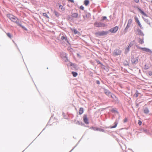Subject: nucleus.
Masks as SVG:
<instances>
[{
	"label": "nucleus",
	"mask_w": 152,
	"mask_h": 152,
	"mask_svg": "<svg viewBox=\"0 0 152 152\" xmlns=\"http://www.w3.org/2000/svg\"><path fill=\"white\" fill-rule=\"evenodd\" d=\"M7 16L12 21L17 23V21L18 19L17 17L12 15L10 14H7Z\"/></svg>",
	"instance_id": "obj_1"
},
{
	"label": "nucleus",
	"mask_w": 152,
	"mask_h": 152,
	"mask_svg": "<svg viewBox=\"0 0 152 152\" xmlns=\"http://www.w3.org/2000/svg\"><path fill=\"white\" fill-rule=\"evenodd\" d=\"M109 33L108 31H98L95 33L97 36H101L107 35Z\"/></svg>",
	"instance_id": "obj_2"
},
{
	"label": "nucleus",
	"mask_w": 152,
	"mask_h": 152,
	"mask_svg": "<svg viewBox=\"0 0 152 152\" xmlns=\"http://www.w3.org/2000/svg\"><path fill=\"white\" fill-rule=\"evenodd\" d=\"M121 53V50L118 49H115L113 52V55L114 56H117L118 55H120Z\"/></svg>",
	"instance_id": "obj_3"
},
{
	"label": "nucleus",
	"mask_w": 152,
	"mask_h": 152,
	"mask_svg": "<svg viewBox=\"0 0 152 152\" xmlns=\"http://www.w3.org/2000/svg\"><path fill=\"white\" fill-rule=\"evenodd\" d=\"M118 29V27L116 26L114 28H111L109 30V31L113 33H116Z\"/></svg>",
	"instance_id": "obj_4"
},
{
	"label": "nucleus",
	"mask_w": 152,
	"mask_h": 152,
	"mask_svg": "<svg viewBox=\"0 0 152 152\" xmlns=\"http://www.w3.org/2000/svg\"><path fill=\"white\" fill-rule=\"evenodd\" d=\"M136 47L142 50L143 51H145L147 52H149L150 53H152V51L149 49L145 48H140L138 47L137 45H136Z\"/></svg>",
	"instance_id": "obj_5"
},
{
	"label": "nucleus",
	"mask_w": 152,
	"mask_h": 152,
	"mask_svg": "<svg viewBox=\"0 0 152 152\" xmlns=\"http://www.w3.org/2000/svg\"><path fill=\"white\" fill-rule=\"evenodd\" d=\"M94 26L96 27H100L102 26H104V24L101 23L100 22H96L94 23Z\"/></svg>",
	"instance_id": "obj_6"
},
{
	"label": "nucleus",
	"mask_w": 152,
	"mask_h": 152,
	"mask_svg": "<svg viewBox=\"0 0 152 152\" xmlns=\"http://www.w3.org/2000/svg\"><path fill=\"white\" fill-rule=\"evenodd\" d=\"M110 97L113 99V101L117 102L118 101L117 98L113 94H111Z\"/></svg>",
	"instance_id": "obj_7"
},
{
	"label": "nucleus",
	"mask_w": 152,
	"mask_h": 152,
	"mask_svg": "<svg viewBox=\"0 0 152 152\" xmlns=\"http://www.w3.org/2000/svg\"><path fill=\"white\" fill-rule=\"evenodd\" d=\"M138 60V57H136L135 58H133L132 59V63L136 64H137Z\"/></svg>",
	"instance_id": "obj_8"
},
{
	"label": "nucleus",
	"mask_w": 152,
	"mask_h": 152,
	"mask_svg": "<svg viewBox=\"0 0 152 152\" xmlns=\"http://www.w3.org/2000/svg\"><path fill=\"white\" fill-rule=\"evenodd\" d=\"M83 121L86 124H88V119L86 115H84L83 116Z\"/></svg>",
	"instance_id": "obj_9"
},
{
	"label": "nucleus",
	"mask_w": 152,
	"mask_h": 152,
	"mask_svg": "<svg viewBox=\"0 0 152 152\" xmlns=\"http://www.w3.org/2000/svg\"><path fill=\"white\" fill-rule=\"evenodd\" d=\"M138 9L139 12L143 15L145 16H147V15L143 11L141 10V9L138 8Z\"/></svg>",
	"instance_id": "obj_10"
},
{
	"label": "nucleus",
	"mask_w": 152,
	"mask_h": 152,
	"mask_svg": "<svg viewBox=\"0 0 152 152\" xmlns=\"http://www.w3.org/2000/svg\"><path fill=\"white\" fill-rule=\"evenodd\" d=\"M105 93L108 96H111V94H112L109 91L105 90Z\"/></svg>",
	"instance_id": "obj_11"
},
{
	"label": "nucleus",
	"mask_w": 152,
	"mask_h": 152,
	"mask_svg": "<svg viewBox=\"0 0 152 152\" xmlns=\"http://www.w3.org/2000/svg\"><path fill=\"white\" fill-rule=\"evenodd\" d=\"M144 112L145 114L148 113L149 112V110L147 108H145L144 110Z\"/></svg>",
	"instance_id": "obj_12"
},
{
	"label": "nucleus",
	"mask_w": 152,
	"mask_h": 152,
	"mask_svg": "<svg viewBox=\"0 0 152 152\" xmlns=\"http://www.w3.org/2000/svg\"><path fill=\"white\" fill-rule=\"evenodd\" d=\"M83 112V108L81 107L80 108L79 110V114L80 115L82 114Z\"/></svg>",
	"instance_id": "obj_13"
},
{
	"label": "nucleus",
	"mask_w": 152,
	"mask_h": 152,
	"mask_svg": "<svg viewBox=\"0 0 152 152\" xmlns=\"http://www.w3.org/2000/svg\"><path fill=\"white\" fill-rule=\"evenodd\" d=\"M89 1L88 0H86L84 1V4L85 6H87L89 4Z\"/></svg>",
	"instance_id": "obj_14"
},
{
	"label": "nucleus",
	"mask_w": 152,
	"mask_h": 152,
	"mask_svg": "<svg viewBox=\"0 0 152 152\" xmlns=\"http://www.w3.org/2000/svg\"><path fill=\"white\" fill-rule=\"evenodd\" d=\"M59 8H60L61 9V11H64L65 10V7H63L61 5H60L59 6Z\"/></svg>",
	"instance_id": "obj_15"
},
{
	"label": "nucleus",
	"mask_w": 152,
	"mask_h": 152,
	"mask_svg": "<svg viewBox=\"0 0 152 152\" xmlns=\"http://www.w3.org/2000/svg\"><path fill=\"white\" fill-rule=\"evenodd\" d=\"M134 44V41H132L130 42L129 45V48H131Z\"/></svg>",
	"instance_id": "obj_16"
},
{
	"label": "nucleus",
	"mask_w": 152,
	"mask_h": 152,
	"mask_svg": "<svg viewBox=\"0 0 152 152\" xmlns=\"http://www.w3.org/2000/svg\"><path fill=\"white\" fill-rule=\"evenodd\" d=\"M72 73L74 77H76L77 75V73L75 72H72Z\"/></svg>",
	"instance_id": "obj_17"
},
{
	"label": "nucleus",
	"mask_w": 152,
	"mask_h": 152,
	"mask_svg": "<svg viewBox=\"0 0 152 152\" xmlns=\"http://www.w3.org/2000/svg\"><path fill=\"white\" fill-rule=\"evenodd\" d=\"M72 17L74 18H77L78 16V14L77 13H74L72 14Z\"/></svg>",
	"instance_id": "obj_18"
},
{
	"label": "nucleus",
	"mask_w": 152,
	"mask_h": 152,
	"mask_svg": "<svg viewBox=\"0 0 152 152\" xmlns=\"http://www.w3.org/2000/svg\"><path fill=\"white\" fill-rule=\"evenodd\" d=\"M61 39L62 40H67V39L66 36H62L61 37Z\"/></svg>",
	"instance_id": "obj_19"
},
{
	"label": "nucleus",
	"mask_w": 152,
	"mask_h": 152,
	"mask_svg": "<svg viewBox=\"0 0 152 152\" xmlns=\"http://www.w3.org/2000/svg\"><path fill=\"white\" fill-rule=\"evenodd\" d=\"M72 31H73L75 34H77L78 33V32L75 29H72Z\"/></svg>",
	"instance_id": "obj_20"
},
{
	"label": "nucleus",
	"mask_w": 152,
	"mask_h": 152,
	"mask_svg": "<svg viewBox=\"0 0 152 152\" xmlns=\"http://www.w3.org/2000/svg\"><path fill=\"white\" fill-rule=\"evenodd\" d=\"M43 16L45 17L46 18H49V17L47 15V14L45 13H43Z\"/></svg>",
	"instance_id": "obj_21"
},
{
	"label": "nucleus",
	"mask_w": 152,
	"mask_h": 152,
	"mask_svg": "<svg viewBox=\"0 0 152 152\" xmlns=\"http://www.w3.org/2000/svg\"><path fill=\"white\" fill-rule=\"evenodd\" d=\"M132 20L131 19H129L127 23L131 25L132 22Z\"/></svg>",
	"instance_id": "obj_22"
},
{
	"label": "nucleus",
	"mask_w": 152,
	"mask_h": 152,
	"mask_svg": "<svg viewBox=\"0 0 152 152\" xmlns=\"http://www.w3.org/2000/svg\"><path fill=\"white\" fill-rule=\"evenodd\" d=\"M114 124H115V125L114 126H112L111 127V128H115L117 126L118 123L115 122L114 123Z\"/></svg>",
	"instance_id": "obj_23"
},
{
	"label": "nucleus",
	"mask_w": 152,
	"mask_h": 152,
	"mask_svg": "<svg viewBox=\"0 0 152 152\" xmlns=\"http://www.w3.org/2000/svg\"><path fill=\"white\" fill-rule=\"evenodd\" d=\"M18 25L19 26H20L22 27V28H23L25 30H27V29L25 28L24 26H22L21 25V24H18Z\"/></svg>",
	"instance_id": "obj_24"
},
{
	"label": "nucleus",
	"mask_w": 152,
	"mask_h": 152,
	"mask_svg": "<svg viewBox=\"0 0 152 152\" xmlns=\"http://www.w3.org/2000/svg\"><path fill=\"white\" fill-rule=\"evenodd\" d=\"M54 13L55 15L57 16H58L59 15V13L57 11H55Z\"/></svg>",
	"instance_id": "obj_25"
},
{
	"label": "nucleus",
	"mask_w": 152,
	"mask_h": 152,
	"mask_svg": "<svg viewBox=\"0 0 152 152\" xmlns=\"http://www.w3.org/2000/svg\"><path fill=\"white\" fill-rule=\"evenodd\" d=\"M134 19H135V20L136 22L138 23L139 21V20L138 19V18L137 17H135Z\"/></svg>",
	"instance_id": "obj_26"
},
{
	"label": "nucleus",
	"mask_w": 152,
	"mask_h": 152,
	"mask_svg": "<svg viewBox=\"0 0 152 152\" xmlns=\"http://www.w3.org/2000/svg\"><path fill=\"white\" fill-rule=\"evenodd\" d=\"M139 42L140 44H142L144 42L142 39H140L139 41Z\"/></svg>",
	"instance_id": "obj_27"
},
{
	"label": "nucleus",
	"mask_w": 152,
	"mask_h": 152,
	"mask_svg": "<svg viewBox=\"0 0 152 152\" xmlns=\"http://www.w3.org/2000/svg\"><path fill=\"white\" fill-rule=\"evenodd\" d=\"M139 93L137 92L134 95V96L135 97H137L138 96Z\"/></svg>",
	"instance_id": "obj_28"
},
{
	"label": "nucleus",
	"mask_w": 152,
	"mask_h": 152,
	"mask_svg": "<svg viewBox=\"0 0 152 152\" xmlns=\"http://www.w3.org/2000/svg\"><path fill=\"white\" fill-rule=\"evenodd\" d=\"M7 36L10 38H11V35L9 33H7Z\"/></svg>",
	"instance_id": "obj_29"
},
{
	"label": "nucleus",
	"mask_w": 152,
	"mask_h": 152,
	"mask_svg": "<svg viewBox=\"0 0 152 152\" xmlns=\"http://www.w3.org/2000/svg\"><path fill=\"white\" fill-rule=\"evenodd\" d=\"M130 25L127 23V25L125 28V29H127L130 26Z\"/></svg>",
	"instance_id": "obj_30"
},
{
	"label": "nucleus",
	"mask_w": 152,
	"mask_h": 152,
	"mask_svg": "<svg viewBox=\"0 0 152 152\" xmlns=\"http://www.w3.org/2000/svg\"><path fill=\"white\" fill-rule=\"evenodd\" d=\"M130 48H129V47L128 46V47L126 49V52H128L129 51Z\"/></svg>",
	"instance_id": "obj_31"
},
{
	"label": "nucleus",
	"mask_w": 152,
	"mask_h": 152,
	"mask_svg": "<svg viewBox=\"0 0 152 152\" xmlns=\"http://www.w3.org/2000/svg\"><path fill=\"white\" fill-rule=\"evenodd\" d=\"M148 74L150 76L151 75H152V72L151 71H149L148 72Z\"/></svg>",
	"instance_id": "obj_32"
},
{
	"label": "nucleus",
	"mask_w": 152,
	"mask_h": 152,
	"mask_svg": "<svg viewBox=\"0 0 152 152\" xmlns=\"http://www.w3.org/2000/svg\"><path fill=\"white\" fill-rule=\"evenodd\" d=\"M80 9L82 10H83L84 9V8L82 6H81L80 7Z\"/></svg>",
	"instance_id": "obj_33"
},
{
	"label": "nucleus",
	"mask_w": 152,
	"mask_h": 152,
	"mask_svg": "<svg viewBox=\"0 0 152 152\" xmlns=\"http://www.w3.org/2000/svg\"><path fill=\"white\" fill-rule=\"evenodd\" d=\"M138 124H139V125L140 126L142 124V122L141 121H140L139 120V122L138 123Z\"/></svg>",
	"instance_id": "obj_34"
},
{
	"label": "nucleus",
	"mask_w": 152,
	"mask_h": 152,
	"mask_svg": "<svg viewBox=\"0 0 152 152\" xmlns=\"http://www.w3.org/2000/svg\"><path fill=\"white\" fill-rule=\"evenodd\" d=\"M134 2L137 3H138L139 2V0H134Z\"/></svg>",
	"instance_id": "obj_35"
},
{
	"label": "nucleus",
	"mask_w": 152,
	"mask_h": 152,
	"mask_svg": "<svg viewBox=\"0 0 152 152\" xmlns=\"http://www.w3.org/2000/svg\"><path fill=\"white\" fill-rule=\"evenodd\" d=\"M127 121V118H125L124 120V122L125 123Z\"/></svg>",
	"instance_id": "obj_36"
},
{
	"label": "nucleus",
	"mask_w": 152,
	"mask_h": 152,
	"mask_svg": "<svg viewBox=\"0 0 152 152\" xmlns=\"http://www.w3.org/2000/svg\"><path fill=\"white\" fill-rule=\"evenodd\" d=\"M138 25L141 28H142V27L141 24H140H140H139Z\"/></svg>",
	"instance_id": "obj_37"
},
{
	"label": "nucleus",
	"mask_w": 152,
	"mask_h": 152,
	"mask_svg": "<svg viewBox=\"0 0 152 152\" xmlns=\"http://www.w3.org/2000/svg\"><path fill=\"white\" fill-rule=\"evenodd\" d=\"M68 1H70L71 2H72V3H74V1L73 0H68Z\"/></svg>",
	"instance_id": "obj_38"
},
{
	"label": "nucleus",
	"mask_w": 152,
	"mask_h": 152,
	"mask_svg": "<svg viewBox=\"0 0 152 152\" xmlns=\"http://www.w3.org/2000/svg\"><path fill=\"white\" fill-rule=\"evenodd\" d=\"M106 19V17L104 16V17H103L102 19H103V20H105Z\"/></svg>",
	"instance_id": "obj_39"
},
{
	"label": "nucleus",
	"mask_w": 152,
	"mask_h": 152,
	"mask_svg": "<svg viewBox=\"0 0 152 152\" xmlns=\"http://www.w3.org/2000/svg\"><path fill=\"white\" fill-rule=\"evenodd\" d=\"M137 23L138 24H140V21H139Z\"/></svg>",
	"instance_id": "obj_40"
},
{
	"label": "nucleus",
	"mask_w": 152,
	"mask_h": 152,
	"mask_svg": "<svg viewBox=\"0 0 152 152\" xmlns=\"http://www.w3.org/2000/svg\"><path fill=\"white\" fill-rule=\"evenodd\" d=\"M97 83H99V81H97Z\"/></svg>",
	"instance_id": "obj_41"
},
{
	"label": "nucleus",
	"mask_w": 152,
	"mask_h": 152,
	"mask_svg": "<svg viewBox=\"0 0 152 152\" xmlns=\"http://www.w3.org/2000/svg\"><path fill=\"white\" fill-rule=\"evenodd\" d=\"M140 32L141 33H142V32H141V31H140Z\"/></svg>",
	"instance_id": "obj_42"
},
{
	"label": "nucleus",
	"mask_w": 152,
	"mask_h": 152,
	"mask_svg": "<svg viewBox=\"0 0 152 152\" xmlns=\"http://www.w3.org/2000/svg\"><path fill=\"white\" fill-rule=\"evenodd\" d=\"M96 130H98V129L96 128Z\"/></svg>",
	"instance_id": "obj_43"
},
{
	"label": "nucleus",
	"mask_w": 152,
	"mask_h": 152,
	"mask_svg": "<svg viewBox=\"0 0 152 152\" xmlns=\"http://www.w3.org/2000/svg\"><path fill=\"white\" fill-rule=\"evenodd\" d=\"M151 3H152V0L151 1Z\"/></svg>",
	"instance_id": "obj_44"
}]
</instances>
